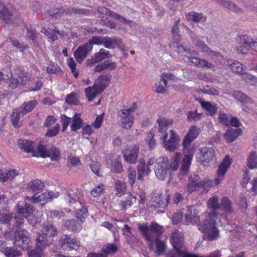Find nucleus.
I'll use <instances>...</instances> for the list:
<instances>
[{"mask_svg":"<svg viewBox=\"0 0 257 257\" xmlns=\"http://www.w3.org/2000/svg\"><path fill=\"white\" fill-rule=\"evenodd\" d=\"M241 133L240 128L228 129L224 135L225 140L229 142L234 141Z\"/></svg>","mask_w":257,"mask_h":257,"instance_id":"nucleus-35","label":"nucleus"},{"mask_svg":"<svg viewBox=\"0 0 257 257\" xmlns=\"http://www.w3.org/2000/svg\"><path fill=\"white\" fill-rule=\"evenodd\" d=\"M182 247L180 246L173 247V249L168 252L167 257H201L195 253L183 252L181 250Z\"/></svg>","mask_w":257,"mask_h":257,"instance_id":"nucleus-22","label":"nucleus"},{"mask_svg":"<svg viewBox=\"0 0 257 257\" xmlns=\"http://www.w3.org/2000/svg\"><path fill=\"white\" fill-rule=\"evenodd\" d=\"M127 177L129 183L132 186L136 181V171L135 169L132 167H130L127 169Z\"/></svg>","mask_w":257,"mask_h":257,"instance_id":"nucleus-54","label":"nucleus"},{"mask_svg":"<svg viewBox=\"0 0 257 257\" xmlns=\"http://www.w3.org/2000/svg\"><path fill=\"white\" fill-rule=\"evenodd\" d=\"M232 96L234 98L241 102H247L249 100V98L245 94L239 91H234Z\"/></svg>","mask_w":257,"mask_h":257,"instance_id":"nucleus-53","label":"nucleus"},{"mask_svg":"<svg viewBox=\"0 0 257 257\" xmlns=\"http://www.w3.org/2000/svg\"><path fill=\"white\" fill-rule=\"evenodd\" d=\"M18 175L16 170L12 169L10 170H5L0 173V180L2 182H6L9 180H12Z\"/></svg>","mask_w":257,"mask_h":257,"instance_id":"nucleus-41","label":"nucleus"},{"mask_svg":"<svg viewBox=\"0 0 257 257\" xmlns=\"http://www.w3.org/2000/svg\"><path fill=\"white\" fill-rule=\"evenodd\" d=\"M96 10L99 14L109 16L113 19L118 20L120 22H124L126 24H128L131 22L130 21H127L122 16L111 11L105 7H98Z\"/></svg>","mask_w":257,"mask_h":257,"instance_id":"nucleus-19","label":"nucleus"},{"mask_svg":"<svg viewBox=\"0 0 257 257\" xmlns=\"http://www.w3.org/2000/svg\"><path fill=\"white\" fill-rule=\"evenodd\" d=\"M30 242L28 232L25 229H19L15 232V240L14 243L16 245L23 249H27Z\"/></svg>","mask_w":257,"mask_h":257,"instance_id":"nucleus-10","label":"nucleus"},{"mask_svg":"<svg viewBox=\"0 0 257 257\" xmlns=\"http://www.w3.org/2000/svg\"><path fill=\"white\" fill-rule=\"evenodd\" d=\"M186 115L189 121L199 120L202 115L201 114L197 113V110L188 111Z\"/></svg>","mask_w":257,"mask_h":257,"instance_id":"nucleus-56","label":"nucleus"},{"mask_svg":"<svg viewBox=\"0 0 257 257\" xmlns=\"http://www.w3.org/2000/svg\"><path fill=\"white\" fill-rule=\"evenodd\" d=\"M136 106V104L134 103L131 108L118 112L123 128H129L132 126L134 119L132 113L135 111Z\"/></svg>","mask_w":257,"mask_h":257,"instance_id":"nucleus-9","label":"nucleus"},{"mask_svg":"<svg viewBox=\"0 0 257 257\" xmlns=\"http://www.w3.org/2000/svg\"><path fill=\"white\" fill-rule=\"evenodd\" d=\"M60 130V125L56 124L53 128L48 129L46 136L49 137H52L56 136Z\"/></svg>","mask_w":257,"mask_h":257,"instance_id":"nucleus-63","label":"nucleus"},{"mask_svg":"<svg viewBox=\"0 0 257 257\" xmlns=\"http://www.w3.org/2000/svg\"><path fill=\"white\" fill-rule=\"evenodd\" d=\"M192 159V155H187L185 156L183 160L182 166L181 167V172L185 173L188 171L190 166Z\"/></svg>","mask_w":257,"mask_h":257,"instance_id":"nucleus-50","label":"nucleus"},{"mask_svg":"<svg viewBox=\"0 0 257 257\" xmlns=\"http://www.w3.org/2000/svg\"><path fill=\"white\" fill-rule=\"evenodd\" d=\"M157 121L158 124V131L162 135L168 132L167 130L172 125L173 120L161 116L158 118Z\"/></svg>","mask_w":257,"mask_h":257,"instance_id":"nucleus-21","label":"nucleus"},{"mask_svg":"<svg viewBox=\"0 0 257 257\" xmlns=\"http://www.w3.org/2000/svg\"><path fill=\"white\" fill-rule=\"evenodd\" d=\"M181 159V155L179 153H176L175 156L171 160L170 163L169 162V168L171 171L177 170L179 164Z\"/></svg>","mask_w":257,"mask_h":257,"instance_id":"nucleus-47","label":"nucleus"},{"mask_svg":"<svg viewBox=\"0 0 257 257\" xmlns=\"http://www.w3.org/2000/svg\"><path fill=\"white\" fill-rule=\"evenodd\" d=\"M137 170L138 179L140 180L143 179L144 175H148L151 172L150 168L146 165V161L143 159L139 160Z\"/></svg>","mask_w":257,"mask_h":257,"instance_id":"nucleus-26","label":"nucleus"},{"mask_svg":"<svg viewBox=\"0 0 257 257\" xmlns=\"http://www.w3.org/2000/svg\"><path fill=\"white\" fill-rule=\"evenodd\" d=\"M83 120L80 117V114L76 113L71 118L70 128L72 131L75 132L82 126Z\"/></svg>","mask_w":257,"mask_h":257,"instance_id":"nucleus-37","label":"nucleus"},{"mask_svg":"<svg viewBox=\"0 0 257 257\" xmlns=\"http://www.w3.org/2000/svg\"><path fill=\"white\" fill-rule=\"evenodd\" d=\"M196 47L201 52L206 54L210 48L204 42L202 41H198L195 44Z\"/></svg>","mask_w":257,"mask_h":257,"instance_id":"nucleus-60","label":"nucleus"},{"mask_svg":"<svg viewBox=\"0 0 257 257\" xmlns=\"http://www.w3.org/2000/svg\"><path fill=\"white\" fill-rule=\"evenodd\" d=\"M215 150L211 147H202L199 149L197 159L203 166H207L215 159Z\"/></svg>","mask_w":257,"mask_h":257,"instance_id":"nucleus-7","label":"nucleus"},{"mask_svg":"<svg viewBox=\"0 0 257 257\" xmlns=\"http://www.w3.org/2000/svg\"><path fill=\"white\" fill-rule=\"evenodd\" d=\"M139 230L144 237L149 242V249L154 250V242L156 245V249L155 252L158 255H161L165 252L166 244L164 241L160 238L163 232V227L158 223L152 222L149 226L147 224L138 223Z\"/></svg>","mask_w":257,"mask_h":257,"instance_id":"nucleus-1","label":"nucleus"},{"mask_svg":"<svg viewBox=\"0 0 257 257\" xmlns=\"http://www.w3.org/2000/svg\"><path fill=\"white\" fill-rule=\"evenodd\" d=\"M243 74L244 75H242V80L249 85L254 86L256 77L248 73H244Z\"/></svg>","mask_w":257,"mask_h":257,"instance_id":"nucleus-55","label":"nucleus"},{"mask_svg":"<svg viewBox=\"0 0 257 257\" xmlns=\"http://www.w3.org/2000/svg\"><path fill=\"white\" fill-rule=\"evenodd\" d=\"M169 171V158L166 156L159 157L154 169L156 177L160 180H164L167 178Z\"/></svg>","mask_w":257,"mask_h":257,"instance_id":"nucleus-4","label":"nucleus"},{"mask_svg":"<svg viewBox=\"0 0 257 257\" xmlns=\"http://www.w3.org/2000/svg\"><path fill=\"white\" fill-rule=\"evenodd\" d=\"M198 211L192 207H188L187 212L185 214L186 224L197 222L199 220Z\"/></svg>","mask_w":257,"mask_h":257,"instance_id":"nucleus-30","label":"nucleus"},{"mask_svg":"<svg viewBox=\"0 0 257 257\" xmlns=\"http://www.w3.org/2000/svg\"><path fill=\"white\" fill-rule=\"evenodd\" d=\"M37 102L35 100L30 101L27 103H24V106L20 108L21 113H28L31 111L37 105Z\"/></svg>","mask_w":257,"mask_h":257,"instance_id":"nucleus-49","label":"nucleus"},{"mask_svg":"<svg viewBox=\"0 0 257 257\" xmlns=\"http://www.w3.org/2000/svg\"><path fill=\"white\" fill-rule=\"evenodd\" d=\"M42 233L40 234L38 232L36 234V247L37 248H40L44 250L46 247L49 246L51 242L49 241L46 236Z\"/></svg>","mask_w":257,"mask_h":257,"instance_id":"nucleus-34","label":"nucleus"},{"mask_svg":"<svg viewBox=\"0 0 257 257\" xmlns=\"http://www.w3.org/2000/svg\"><path fill=\"white\" fill-rule=\"evenodd\" d=\"M24 114V113H21L20 112V109L19 111H14L13 112V114L11 115V120L15 126H17L18 125V122L20 118V115L21 114Z\"/></svg>","mask_w":257,"mask_h":257,"instance_id":"nucleus-59","label":"nucleus"},{"mask_svg":"<svg viewBox=\"0 0 257 257\" xmlns=\"http://www.w3.org/2000/svg\"><path fill=\"white\" fill-rule=\"evenodd\" d=\"M61 247L64 250L70 251L72 249L76 250L80 246V242L75 237L70 235H65L59 239Z\"/></svg>","mask_w":257,"mask_h":257,"instance_id":"nucleus-13","label":"nucleus"},{"mask_svg":"<svg viewBox=\"0 0 257 257\" xmlns=\"http://www.w3.org/2000/svg\"><path fill=\"white\" fill-rule=\"evenodd\" d=\"M167 84L163 82L161 79L160 81L155 84L153 89L155 92L158 93L164 94L167 91Z\"/></svg>","mask_w":257,"mask_h":257,"instance_id":"nucleus-48","label":"nucleus"},{"mask_svg":"<svg viewBox=\"0 0 257 257\" xmlns=\"http://www.w3.org/2000/svg\"><path fill=\"white\" fill-rule=\"evenodd\" d=\"M207 205L209 209L211 212L209 213L214 212L217 215L216 210L220 208L218 198L216 196L210 197L207 201Z\"/></svg>","mask_w":257,"mask_h":257,"instance_id":"nucleus-39","label":"nucleus"},{"mask_svg":"<svg viewBox=\"0 0 257 257\" xmlns=\"http://www.w3.org/2000/svg\"><path fill=\"white\" fill-rule=\"evenodd\" d=\"M240 46L237 47V50L238 53L241 54H246L248 53L249 47V40L247 35H243L240 37Z\"/></svg>","mask_w":257,"mask_h":257,"instance_id":"nucleus-32","label":"nucleus"},{"mask_svg":"<svg viewBox=\"0 0 257 257\" xmlns=\"http://www.w3.org/2000/svg\"><path fill=\"white\" fill-rule=\"evenodd\" d=\"M126 183L119 180H116L115 182V188L117 192V195L121 197L125 193L126 188Z\"/></svg>","mask_w":257,"mask_h":257,"instance_id":"nucleus-46","label":"nucleus"},{"mask_svg":"<svg viewBox=\"0 0 257 257\" xmlns=\"http://www.w3.org/2000/svg\"><path fill=\"white\" fill-rule=\"evenodd\" d=\"M110 78L109 74L100 75L96 80L94 86L98 87L99 92H102L108 85Z\"/></svg>","mask_w":257,"mask_h":257,"instance_id":"nucleus-20","label":"nucleus"},{"mask_svg":"<svg viewBox=\"0 0 257 257\" xmlns=\"http://www.w3.org/2000/svg\"><path fill=\"white\" fill-rule=\"evenodd\" d=\"M106 162L107 166L110 168L111 172L120 173L123 171L120 157L118 155L109 154L107 155Z\"/></svg>","mask_w":257,"mask_h":257,"instance_id":"nucleus-11","label":"nucleus"},{"mask_svg":"<svg viewBox=\"0 0 257 257\" xmlns=\"http://www.w3.org/2000/svg\"><path fill=\"white\" fill-rule=\"evenodd\" d=\"M112 57V55L110 52L103 48L99 49L96 52L91 59H87L86 61V64L88 66H92L95 63H98L106 59H110Z\"/></svg>","mask_w":257,"mask_h":257,"instance_id":"nucleus-12","label":"nucleus"},{"mask_svg":"<svg viewBox=\"0 0 257 257\" xmlns=\"http://www.w3.org/2000/svg\"><path fill=\"white\" fill-rule=\"evenodd\" d=\"M220 208H222L226 212L231 213L233 212L231 202L226 197H224L221 199Z\"/></svg>","mask_w":257,"mask_h":257,"instance_id":"nucleus-44","label":"nucleus"},{"mask_svg":"<svg viewBox=\"0 0 257 257\" xmlns=\"http://www.w3.org/2000/svg\"><path fill=\"white\" fill-rule=\"evenodd\" d=\"M104 37L101 36H93L91 39L87 42V44L90 43L91 46V49H92L93 44L97 45H102L103 44Z\"/></svg>","mask_w":257,"mask_h":257,"instance_id":"nucleus-57","label":"nucleus"},{"mask_svg":"<svg viewBox=\"0 0 257 257\" xmlns=\"http://www.w3.org/2000/svg\"><path fill=\"white\" fill-rule=\"evenodd\" d=\"M90 43H85L83 46H79L74 52V56L77 62L81 63L87 57L88 54L91 51Z\"/></svg>","mask_w":257,"mask_h":257,"instance_id":"nucleus-16","label":"nucleus"},{"mask_svg":"<svg viewBox=\"0 0 257 257\" xmlns=\"http://www.w3.org/2000/svg\"><path fill=\"white\" fill-rule=\"evenodd\" d=\"M4 253L7 257H16L22 255L21 251L16 250L13 247H6Z\"/></svg>","mask_w":257,"mask_h":257,"instance_id":"nucleus-51","label":"nucleus"},{"mask_svg":"<svg viewBox=\"0 0 257 257\" xmlns=\"http://www.w3.org/2000/svg\"><path fill=\"white\" fill-rule=\"evenodd\" d=\"M13 15L12 9L8 8L0 1V18L3 19L6 23H9Z\"/></svg>","mask_w":257,"mask_h":257,"instance_id":"nucleus-24","label":"nucleus"},{"mask_svg":"<svg viewBox=\"0 0 257 257\" xmlns=\"http://www.w3.org/2000/svg\"><path fill=\"white\" fill-rule=\"evenodd\" d=\"M200 103L201 106L207 112L208 115L212 116L216 113L218 108L211 102L201 100Z\"/></svg>","mask_w":257,"mask_h":257,"instance_id":"nucleus-42","label":"nucleus"},{"mask_svg":"<svg viewBox=\"0 0 257 257\" xmlns=\"http://www.w3.org/2000/svg\"><path fill=\"white\" fill-rule=\"evenodd\" d=\"M247 166L250 169L257 167V153L255 151L250 153L247 159Z\"/></svg>","mask_w":257,"mask_h":257,"instance_id":"nucleus-45","label":"nucleus"},{"mask_svg":"<svg viewBox=\"0 0 257 257\" xmlns=\"http://www.w3.org/2000/svg\"><path fill=\"white\" fill-rule=\"evenodd\" d=\"M64 225L66 229L72 231H79L82 228L81 224L74 219H70L64 221Z\"/></svg>","mask_w":257,"mask_h":257,"instance_id":"nucleus-38","label":"nucleus"},{"mask_svg":"<svg viewBox=\"0 0 257 257\" xmlns=\"http://www.w3.org/2000/svg\"><path fill=\"white\" fill-rule=\"evenodd\" d=\"M160 139L163 142V147L170 152H173L176 149L179 141V137L171 130H169L168 133L162 134Z\"/></svg>","mask_w":257,"mask_h":257,"instance_id":"nucleus-5","label":"nucleus"},{"mask_svg":"<svg viewBox=\"0 0 257 257\" xmlns=\"http://www.w3.org/2000/svg\"><path fill=\"white\" fill-rule=\"evenodd\" d=\"M186 19L189 21L195 23L199 22H205L206 21L207 17L203 13H197L194 11L189 12L186 15Z\"/></svg>","mask_w":257,"mask_h":257,"instance_id":"nucleus-29","label":"nucleus"},{"mask_svg":"<svg viewBox=\"0 0 257 257\" xmlns=\"http://www.w3.org/2000/svg\"><path fill=\"white\" fill-rule=\"evenodd\" d=\"M77 94L75 92H72L67 96L65 102L69 104H76L77 103Z\"/></svg>","mask_w":257,"mask_h":257,"instance_id":"nucleus-62","label":"nucleus"},{"mask_svg":"<svg viewBox=\"0 0 257 257\" xmlns=\"http://www.w3.org/2000/svg\"><path fill=\"white\" fill-rule=\"evenodd\" d=\"M136 201V198L131 194H128L124 197L119 203L121 209L126 210Z\"/></svg>","mask_w":257,"mask_h":257,"instance_id":"nucleus-40","label":"nucleus"},{"mask_svg":"<svg viewBox=\"0 0 257 257\" xmlns=\"http://www.w3.org/2000/svg\"><path fill=\"white\" fill-rule=\"evenodd\" d=\"M34 156L43 158L50 157L53 161H58L61 158L60 151L57 148L52 147L47 151L46 147L41 144L38 145V151L35 152Z\"/></svg>","mask_w":257,"mask_h":257,"instance_id":"nucleus-8","label":"nucleus"},{"mask_svg":"<svg viewBox=\"0 0 257 257\" xmlns=\"http://www.w3.org/2000/svg\"><path fill=\"white\" fill-rule=\"evenodd\" d=\"M206 182L201 180L200 177L196 174L191 175L188 179V183L187 186L188 192H192L195 191L198 188L206 187Z\"/></svg>","mask_w":257,"mask_h":257,"instance_id":"nucleus-14","label":"nucleus"},{"mask_svg":"<svg viewBox=\"0 0 257 257\" xmlns=\"http://www.w3.org/2000/svg\"><path fill=\"white\" fill-rule=\"evenodd\" d=\"M17 207L18 213L22 214L25 217H27L28 215L32 213L33 211V207L27 204L25 201H19Z\"/></svg>","mask_w":257,"mask_h":257,"instance_id":"nucleus-28","label":"nucleus"},{"mask_svg":"<svg viewBox=\"0 0 257 257\" xmlns=\"http://www.w3.org/2000/svg\"><path fill=\"white\" fill-rule=\"evenodd\" d=\"M199 130L196 126H192L188 134L184 139L183 145L185 148L188 147L191 143L198 136Z\"/></svg>","mask_w":257,"mask_h":257,"instance_id":"nucleus-23","label":"nucleus"},{"mask_svg":"<svg viewBox=\"0 0 257 257\" xmlns=\"http://www.w3.org/2000/svg\"><path fill=\"white\" fill-rule=\"evenodd\" d=\"M67 63L69 67L70 68L71 72L73 73L74 76L76 78L78 75L79 72L76 69V64L73 58L71 57L68 59Z\"/></svg>","mask_w":257,"mask_h":257,"instance_id":"nucleus-58","label":"nucleus"},{"mask_svg":"<svg viewBox=\"0 0 257 257\" xmlns=\"http://www.w3.org/2000/svg\"><path fill=\"white\" fill-rule=\"evenodd\" d=\"M43 249L40 248L33 249L29 251V257H42L43 254Z\"/></svg>","mask_w":257,"mask_h":257,"instance_id":"nucleus-64","label":"nucleus"},{"mask_svg":"<svg viewBox=\"0 0 257 257\" xmlns=\"http://www.w3.org/2000/svg\"><path fill=\"white\" fill-rule=\"evenodd\" d=\"M97 87H95L94 84L92 87H89L85 89V93L88 101H91L94 99V98L99 93L102 92H99Z\"/></svg>","mask_w":257,"mask_h":257,"instance_id":"nucleus-43","label":"nucleus"},{"mask_svg":"<svg viewBox=\"0 0 257 257\" xmlns=\"http://www.w3.org/2000/svg\"><path fill=\"white\" fill-rule=\"evenodd\" d=\"M228 64L230 65L231 70L239 75H243L244 71L246 69V66L242 64L240 62L234 60L232 62L228 61Z\"/></svg>","mask_w":257,"mask_h":257,"instance_id":"nucleus-36","label":"nucleus"},{"mask_svg":"<svg viewBox=\"0 0 257 257\" xmlns=\"http://www.w3.org/2000/svg\"><path fill=\"white\" fill-rule=\"evenodd\" d=\"M202 92L204 94H207L216 96L219 95V92L216 89L213 87H210L209 86L204 87L203 88L201 89Z\"/></svg>","mask_w":257,"mask_h":257,"instance_id":"nucleus-61","label":"nucleus"},{"mask_svg":"<svg viewBox=\"0 0 257 257\" xmlns=\"http://www.w3.org/2000/svg\"><path fill=\"white\" fill-rule=\"evenodd\" d=\"M18 145L19 147L22 150L27 153H33V156L35 152L38 151V146L31 141L27 140H19L18 141Z\"/></svg>","mask_w":257,"mask_h":257,"instance_id":"nucleus-18","label":"nucleus"},{"mask_svg":"<svg viewBox=\"0 0 257 257\" xmlns=\"http://www.w3.org/2000/svg\"><path fill=\"white\" fill-rule=\"evenodd\" d=\"M139 152V146L134 145L131 150H126L123 152L124 160L130 164H136L138 158Z\"/></svg>","mask_w":257,"mask_h":257,"instance_id":"nucleus-17","label":"nucleus"},{"mask_svg":"<svg viewBox=\"0 0 257 257\" xmlns=\"http://www.w3.org/2000/svg\"><path fill=\"white\" fill-rule=\"evenodd\" d=\"M217 215L214 212L208 213L204 222L198 225V228L204 233L205 238L209 240L217 239L219 236V231L216 227Z\"/></svg>","mask_w":257,"mask_h":257,"instance_id":"nucleus-3","label":"nucleus"},{"mask_svg":"<svg viewBox=\"0 0 257 257\" xmlns=\"http://www.w3.org/2000/svg\"><path fill=\"white\" fill-rule=\"evenodd\" d=\"M42 233L48 237H54L57 235L58 230L56 227L51 223H44L42 226Z\"/></svg>","mask_w":257,"mask_h":257,"instance_id":"nucleus-25","label":"nucleus"},{"mask_svg":"<svg viewBox=\"0 0 257 257\" xmlns=\"http://www.w3.org/2000/svg\"><path fill=\"white\" fill-rule=\"evenodd\" d=\"M170 199L169 195L167 193H158L152 197V205L154 207L164 208L168 205Z\"/></svg>","mask_w":257,"mask_h":257,"instance_id":"nucleus-15","label":"nucleus"},{"mask_svg":"<svg viewBox=\"0 0 257 257\" xmlns=\"http://www.w3.org/2000/svg\"><path fill=\"white\" fill-rule=\"evenodd\" d=\"M28 186L31 190L36 191L42 189L44 184L41 181L37 179L30 182Z\"/></svg>","mask_w":257,"mask_h":257,"instance_id":"nucleus-52","label":"nucleus"},{"mask_svg":"<svg viewBox=\"0 0 257 257\" xmlns=\"http://www.w3.org/2000/svg\"><path fill=\"white\" fill-rule=\"evenodd\" d=\"M65 199L69 206L75 209L76 218L83 222L88 215V210L84 206L85 201L83 198L82 191L76 188L69 189Z\"/></svg>","mask_w":257,"mask_h":257,"instance_id":"nucleus-2","label":"nucleus"},{"mask_svg":"<svg viewBox=\"0 0 257 257\" xmlns=\"http://www.w3.org/2000/svg\"><path fill=\"white\" fill-rule=\"evenodd\" d=\"M231 161L229 156L225 157L223 161L219 165L217 170V177L213 181H208L206 182V187L214 185H218L220 183L221 180L223 179V176L228 169L231 165Z\"/></svg>","mask_w":257,"mask_h":257,"instance_id":"nucleus-6","label":"nucleus"},{"mask_svg":"<svg viewBox=\"0 0 257 257\" xmlns=\"http://www.w3.org/2000/svg\"><path fill=\"white\" fill-rule=\"evenodd\" d=\"M103 46L107 49H114L121 44V41L115 37H104Z\"/></svg>","mask_w":257,"mask_h":257,"instance_id":"nucleus-33","label":"nucleus"},{"mask_svg":"<svg viewBox=\"0 0 257 257\" xmlns=\"http://www.w3.org/2000/svg\"><path fill=\"white\" fill-rule=\"evenodd\" d=\"M171 239L173 247H182L183 236L180 231L176 229H173L171 232Z\"/></svg>","mask_w":257,"mask_h":257,"instance_id":"nucleus-27","label":"nucleus"},{"mask_svg":"<svg viewBox=\"0 0 257 257\" xmlns=\"http://www.w3.org/2000/svg\"><path fill=\"white\" fill-rule=\"evenodd\" d=\"M216 1L221 6L224 8L228 9L230 11L237 14H241L242 13V9L231 1L224 0Z\"/></svg>","mask_w":257,"mask_h":257,"instance_id":"nucleus-31","label":"nucleus"}]
</instances>
